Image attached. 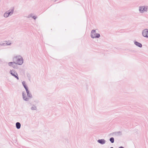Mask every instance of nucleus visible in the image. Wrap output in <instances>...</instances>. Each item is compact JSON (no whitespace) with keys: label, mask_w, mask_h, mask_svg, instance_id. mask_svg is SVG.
I'll return each instance as SVG.
<instances>
[{"label":"nucleus","mask_w":148,"mask_h":148,"mask_svg":"<svg viewBox=\"0 0 148 148\" xmlns=\"http://www.w3.org/2000/svg\"><path fill=\"white\" fill-rule=\"evenodd\" d=\"M31 109L32 110H37V107L34 105L32 104V107L31 108Z\"/></svg>","instance_id":"nucleus-11"},{"label":"nucleus","mask_w":148,"mask_h":148,"mask_svg":"<svg viewBox=\"0 0 148 148\" xmlns=\"http://www.w3.org/2000/svg\"><path fill=\"white\" fill-rule=\"evenodd\" d=\"M14 8H13L10 10H9L8 11H7V12L8 14H9V16H10L13 14L14 12Z\"/></svg>","instance_id":"nucleus-10"},{"label":"nucleus","mask_w":148,"mask_h":148,"mask_svg":"<svg viewBox=\"0 0 148 148\" xmlns=\"http://www.w3.org/2000/svg\"><path fill=\"white\" fill-rule=\"evenodd\" d=\"M9 73L12 76L16 78L17 80H19V78L18 74L14 70H10Z\"/></svg>","instance_id":"nucleus-5"},{"label":"nucleus","mask_w":148,"mask_h":148,"mask_svg":"<svg viewBox=\"0 0 148 148\" xmlns=\"http://www.w3.org/2000/svg\"><path fill=\"white\" fill-rule=\"evenodd\" d=\"M142 34L145 37L148 38V29H145L142 31Z\"/></svg>","instance_id":"nucleus-6"},{"label":"nucleus","mask_w":148,"mask_h":148,"mask_svg":"<svg viewBox=\"0 0 148 148\" xmlns=\"http://www.w3.org/2000/svg\"><path fill=\"white\" fill-rule=\"evenodd\" d=\"M9 16L7 12H5L4 14V16L5 18H7Z\"/></svg>","instance_id":"nucleus-16"},{"label":"nucleus","mask_w":148,"mask_h":148,"mask_svg":"<svg viewBox=\"0 0 148 148\" xmlns=\"http://www.w3.org/2000/svg\"><path fill=\"white\" fill-rule=\"evenodd\" d=\"M17 64L16 63V62L14 61V64H13V66H12L13 68H14V69H17Z\"/></svg>","instance_id":"nucleus-15"},{"label":"nucleus","mask_w":148,"mask_h":148,"mask_svg":"<svg viewBox=\"0 0 148 148\" xmlns=\"http://www.w3.org/2000/svg\"><path fill=\"white\" fill-rule=\"evenodd\" d=\"M56 0H54V2H55Z\"/></svg>","instance_id":"nucleus-23"},{"label":"nucleus","mask_w":148,"mask_h":148,"mask_svg":"<svg viewBox=\"0 0 148 148\" xmlns=\"http://www.w3.org/2000/svg\"><path fill=\"white\" fill-rule=\"evenodd\" d=\"M33 15H34L33 14L31 13V14H29V15H28V16H26V17L27 18H29L31 17L32 18V17H33Z\"/></svg>","instance_id":"nucleus-18"},{"label":"nucleus","mask_w":148,"mask_h":148,"mask_svg":"<svg viewBox=\"0 0 148 148\" xmlns=\"http://www.w3.org/2000/svg\"><path fill=\"white\" fill-rule=\"evenodd\" d=\"M110 148H113V147H111Z\"/></svg>","instance_id":"nucleus-24"},{"label":"nucleus","mask_w":148,"mask_h":148,"mask_svg":"<svg viewBox=\"0 0 148 148\" xmlns=\"http://www.w3.org/2000/svg\"><path fill=\"white\" fill-rule=\"evenodd\" d=\"M14 64V61L13 62H9L8 63V64L9 66H12V67L13 65Z\"/></svg>","instance_id":"nucleus-17"},{"label":"nucleus","mask_w":148,"mask_h":148,"mask_svg":"<svg viewBox=\"0 0 148 148\" xmlns=\"http://www.w3.org/2000/svg\"><path fill=\"white\" fill-rule=\"evenodd\" d=\"M37 17L35 16H33V17H32V18L34 19V20H35L36 18H37Z\"/></svg>","instance_id":"nucleus-21"},{"label":"nucleus","mask_w":148,"mask_h":148,"mask_svg":"<svg viewBox=\"0 0 148 148\" xmlns=\"http://www.w3.org/2000/svg\"><path fill=\"white\" fill-rule=\"evenodd\" d=\"M27 95L28 97H26V94L25 92H23L22 97L23 99L26 101H28L29 99L32 98V96L31 92L28 90H26Z\"/></svg>","instance_id":"nucleus-2"},{"label":"nucleus","mask_w":148,"mask_h":148,"mask_svg":"<svg viewBox=\"0 0 148 148\" xmlns=\"http://www.w3.org/2000/svg\"><path fill=\"white\" fill-rule=\"evenodd\" d=\"M119 148H124V147L122 146L120 147H119Z\"/></svg>","instance_id":"nucleus-22"},{"label":"nucleus","mask_w":148,"mask_h":148,"mask_svg":"<svg viewBox=\"0 0 148 148\" xmlns=\"http://www.w3.org/2000/svg\"><path fill=\"white\" fill-rule=\"evenodd\" d=\"M16 128L17 129H19L21 127V124L19 122H17L16 123Z\"/></svg>","instance_id":"nucleus-12"},{"label":"nucleus","mask_w":148,"mask_h":148,"mask_svg":"<svg viewBox=\"0 0 148 148\" xmlns=\"http://www.w3.org/2000/svg\"><path fill=\"white\" fill-rule=\"evenodd\" d=\"M4 42H6V45H9L11 44V42L10 41H5Z\"/></svg>","instance_id":"nucleus-14"},{"label":"nucleus","mask_w":148,"mask_h":148,"mask_svg":"<svg viewBox=\"0 0 148 148\" xmlns=\"http://www.w3.org/2000/svg\"><path fill=\"white\" fill-rule=\"evenodd\" d=\"M100 35L99 33H96V30L93 29L91 30L90 33V36L92 38H99Z\"/></svg>","instance_id":"nucleus-3"},{"label":"nucleus","mask_w":148,"mask_h":148,"mask_svg":"<svg viewBox=\"0 0 148 148\" xmlns=\"http://www.w3.org/2000/svg\"><path fill=\"white\" fill-rule=\"evenodd\" d=\"M148 7L147 6H140L139 7V11L140 13H143L147 11Z\"/></svg>","instance_id":"nucleus-4"},{"label":"nucleus","mask_w":148,"mask_h":148,"mask_svg":"<svg viewBox=\"0 0 148 148\" xmlns=\"http://www.w3.org/2000/svg\"><path fill=\"white\" fill-rule=\"evenodd\" d=\"M13 61L15 62L18 65H21L23 62V59L20 55H16L13 58Z\"/></svg>","instance_id":"nucleus-1"},{"label":"nucleus","mask_w":148,"mask_h":148,"mask_svg":"<svg viewBox=\"0 0 148 148\" xmlns=\"http://www.w3.org/2000/svg\"><path fill=\"white\" fill-rule=\"evenodd\" d=\"M110 141L112 143H113L114 142V139L113 137H111L110 139Z\"/></svg>","instance_id":"nucleus-19"},{"label":"nucleus","mask_w":148,"mask_h":148,"mask_svg":"<svg viewBox=\"0 0 148 148\" xmlns=\"http://www.w3.org/2000/svg\"><path fill=\"white\" fill-rule=\"evenodd\" d=\"M22 84L23 85V86L25 88V89L26 91L28 90V87L25 84V82L24 81H23L22 82Z\"/></svg>","instance_id":"nucleus-13"},{"label":"nucleus","mask_w":148,"mask_h":148,"mask_svg":"<svg viewBox=\"0 0 148 148\" xmlns=\"http://www.w3.org/2000/svg\"><path fill=\"white\" fill-rule=\"evenodd\" d=\"M112 134L116 136H120L122 135V132L120 131L113 132Z\"/></svg>","instance_id":"nucleus-8"},{"label":"nucleus","mask_w":148,"mask_h":148,"mask_svg":"<svg viewBox=\"0 0 148 148\" xmlns=\"http://www.w3.org/2000/svg\"><path fill=\"white\" fill-rule=\"evenodd\" d=\"M97 142L103 145L106 143V141L104 139H99L97 141Z\"/></svg>","instance_id":"nucleus-7"},{"label":"nucleus","mask_w":148,"mask_h":148,"mask_svg":"<svg viewBox=\"0 0 148 148\" xmlns=\"http://www.w3.org/2000/svg\"><path fill=\"white\" fill-rule=\"evenodd\" d=\"M0 45L1 46H5L6 45V42H3V43H0Z\"/></svg>","instance_id":"nucleus-20"},{"label":"nucleus","mask_w":148,"mask_h":148,"mask_svg":"<svg viewBox=\"0 0 148 148\" xmlns=\"http://www.w3.org/2000/svg\"><path fill=\"white\" fill-rule=\"evenodd\" d=\"M134 44L137 46L141 48L142 47V44L140 43H139L137 41H134Z\"/></svg>","instance_id":"nucleus-9"}]
</instances>
